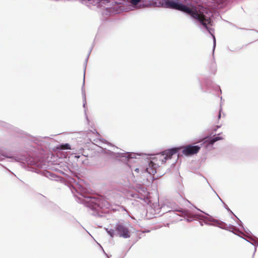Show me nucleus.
Masks as SVG:
<instances>
[{
  "instance_id": "nucleus-3",
  "label": "nucleus",
  "mask_w": 258,
  "mask_h": 258,
  "mask_svg": "<svg viewBox=\"0 0 258 258\" xmlns=\"http://www.w3.org/2000/svg\"><path fill=\"white\" fill-rule=\"evenodd\" d=\"M182 149V153L185 156H191L198 153L201 147L199 146H193L191 145H186L181 148Z\"/></svg>"
},
{
  "instance_id": "nucleus-1",
  "label": "nucleus",
  "mask_w": 258,
  "mask_h": 258,
  "mask_svg": "<svg viewBox=\"0 0 258 258\" xmlns=\"http://www.w3.org/2000/svg\"><path fill=\"white\" fill-rule=\"evenodd\" d=\"M180 0H166L167 8L181 11L190 15L193 18L198 20L206 29H208V24L211 23L210 18H206L203 13L199 12L196 8H189L179 3Z\"/></svg>"
},
{
  "instance_id": "nucleus-9",
  "label": "nucleus",
  "mask_w": 258,
  "mask_h": 258,
  "mask_svg": "<svg viewBox=\"0 0 258 258\" xmlns=\"http://www.w3.org/2000/svg\"><path fill=\"white\" fill-rule=\"evenodd\" d=\"M107 233L111 236L113 237L114 235V230H110L109 231H107Z\"/></svg>"
},
{
  "instance_id": "nucleus-11",
  "label": "nucleus",
  "mask_w": 258,
  "mask_h": 258,
  "mask_svg": "<svg viewBox=\"0 0 258 258\" xmlns=\"http://www.w3.org/2000/svg\"><path fill=\"white\" fill-rule=\"evenodd\" d=\"M135 171H136L137 172H139V168H136L135 169Z\"/></svg>"
},
{
  "instance_id": "nucleus-5",
  "label": "nucleus",
  "mask_w": 258,
  "mask_h": 258,
  "mask_svg": "<svg viewBox=\"0 0 258 258\" xmlns=\"http://www.w3.org/2000/svg\"><path fill=\"white\" fill-rule=\"evenodd\" d=\"M155 158L156 157L149 162L148 166L146 169V171L150 174L154 175L156 173L157 166H159V164H161V162L159 160L156 161Z\"/></svg>"
},
{
  "instance_id": "nucleus-7",
  "label": "nucleus",
  "mask_w": 258,
  "mask_h": 258,
  "mask_svg": "<svg viewBox=\"0 0 258 258\" xmlns=\"http://www.w3.org/2000/svg\"><path fill=\"white\" fill-rule=\"evenodd\" d=\"M59 148L61 150L71 149V147L69 144H66L60 145Z\"/></svg>"
},
{
  "instance_id": "nucleus-2",
  "label": "nucleus",
  "mask_w": 258,
  "mask_h": 258,
  "mask_svg": "<svg viewBox=\"0 0 258 258\" xmlns=\"http://www.w3.org/2000/svg\"><path fill=\"white\" fill-rule=\"evenodd\" d=\"M179 148H173L168 150H166L161 154L158 155L155 158L156 161L159 160L161 162V164L165 163L168 159H171L172 156L175 154Z\"/></svg>"
},
{
  "instance_id": "nucleus-4",
  "label": "nucleus",
  "mask_w": 258,
  "mask_h": 258,
  "mask_svg": "<svg viewBox=\"0 0 258 258\" xmlns=\"http://www.w3.org/2000/svg\"><path fill=\"white\" fill-rule=\"evenodd\" d=\"M116 231L120 237L128 238L130 237V232L127 227L122 224H118L116 226Z\"/></svg>"
},
{
  "instance_id": "nucleus-10",
  "label": "nucleus",
  "mask_w": 258,
  "mask_h": 258,
  "mask_svg": "<svg viewBox=\"0 0 258 258\" xmlns=\"http://www.w3.org/2000/svg\"><path fill=\"white\" fill-rule=\"evenodd\" d=\"M221 109H220L218 112V119H219L221 118Z\"/></svg>"
},
{
  "instance_id": "nucleus-6",
  "label": "nucleus",
  "mask_w": 258,
  "mask_h": 258,
  "mask_svg": "<svg viewBox=\"0 0 258 258\" xmlns=\"http://www.w3.org/2000/svg\"><path fill=\"white\" fill-rule=\"evenodd\" d=\"M222 138L220 137H216L212 139V140L209 141V144L211 145H213L215 142L220 140H222Z\"/></svg>"
},
{
  "instance_id": "nucleus-8",
  "label": "nucleus",
  "mask_w": 258,
  "mask_h": 258,
  "mask_svg": "<svg viewBox=\"0 0 258 258\" xmlns=\"http://www.w3.org/2000/svg\"><path fill=\"white\" fill-rule=\"evenodd\" d=\"M131 3L133 5H137L141 2V0H130Z\"/></svg>"
}]
</instances>
